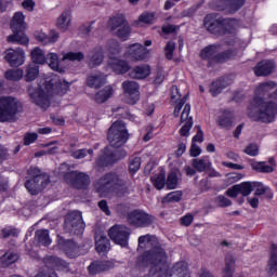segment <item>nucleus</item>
<instances>
[{"label":"nucleus","instance_id":"f257e3e1","mask_svg":"<svg viewBox=\"0 0 277 277\" xmlns=\"http://www.w3.org/2000/svg\"><path fill=\"white\" fill-rule=\"evenodd\" d=\"M276 81L261 82L254 92V96L247 106V116L252 122H262V124H272L276 120L277 104L267 101L273 90H276ZM267 101V102H266Z\"/></svg>","mask_w":277,"mask_h":277},{"label":"nucleus","instance_id":"f03ea898","mask_svg":"<svg viewBox=\"0 0 277 277\" xmlns=\"http://www.w3.org/2000/svg\"><path fill=\"white\" fill-rule=\"evenodd\" d=\"M95 192L97 194H110V192H114L118 198H123V196L131 194V187L129 182L122 179L118 172L110 171L96 181Z\"/></svg>","mask_w":277,"mask_h":277},{"label":"nucleus","instance_id":"7ed1b4c3","mask_svg":"<svg viewBox=\"0 0 277 277\" xmlns=\"http://www.w3.org/2000/svg\"><path fill=\"white\" fill-rule=\"evenodd\" d=\"M233 23H235V18L230 17L215 18L211 15H207L203 19V26L207 31L216 38L235 34V25Z\"/></svg>","mask_w":277,"mask_h":277},{"label":"nucleus","instance_id":"20e7f679","mask_svg":"<svg viewBox=\"0 0 277 277\" xmlns=\"http://www.w3.org/2000/svg\"><path fill=\"white\" fill-rule=\"evenodd\" d=\"M11 29L13 35H10L6 40L12 44H29V38L25 36V15L23 12H15L11 19Z\"/></svg>","mask_w":277,"mask_h":277},{"label":"nucleus","instance_id":"39448f33","mask_svg":"<svg viewBox=\"0 0 277 277\" xmlns=\"http://www.w3.org/2000/svg\"><path fill=\"white\" fill-rule=\"evenodd\" d=\"M129 130L122 121H115L108 129L107 140L113 148H122L129 142Z\"/></svg>","mask_w":277,"mask_h":277},{"label":"nucleus","instance_id":"423d86ee","mask_svg":"<svg viewBox=\"0 0 277 277\" xmlns=\"http://www.w3.org/2000/svg\"><path fill=\"white\" fill-rule=\"evenodd\" d=\"M16 114H23V103L12 96L0 98V122H10Z\"/></svg>","mask_w":277,"mask_h":277},{"label":"nucleus","instance_id":"0eeeda50","mask_svg":"<svg viewBox=\"0 0 277 277\" xmlns=\"http://www.w3.org/2000/svg\"><path fill=\"white\" fill-rule=\"evenodd\" d=\"M124 157H127V150H111V148L106 146L102 149L101 155L95 159V168L97 170L109 168V166L118 163V161H120V159H124Z\"/></svg>","mask_w":277,"mask_h":277},{"label":"nucleus","instance_id":"6e6552de","mask_svg":"<svg viewBox=\"0 0 277 277\" xmlns=\"http://www.w3.org/2000/svg\"><path fill=\"white\" fill-rule=\"evenodd\" d=\"M210 10L223 12V14H237L246 5V0H211L208 3Z\"/></svg>","mask_w":277,"mask_h":277},{"label":"nucleus","instance_id":"1a4fd4ad","mask_svg":"<svg viewBox=\"0 0 277 277\" xmlns=\"http://www.w3.org/2000/svg\"><path fill=\"white\" fill-rule=\"evenodd\" d=\"M27 174L30 179L26 180L24 185L31 196H38L44 183V174L38 167H30Z\"/></svg>","mask_w":277,"mask_h":277},{"label":"nucleus","instance_id":"9d476101","mask_svg":"<svg viewBox=\"0 0 277 277\" xmlns=\"http://www.w3.org/2000/svg\"><path fill=\"white\" fill-rule=\"evenodd\" d=\"M127 220L134 228H148L155 222V216L144 210L135 209L128 213Z\"/></svg>","mask_w":277,"mask_h":277},{"label":"nucleus","instance_id":"9b49d317","mask_svg":"<svg viewBox=\"0 0 277 277\" xmlns=\"http://www.w3.org/2000/svg\"><path fill=\"white\" fill-rule=\"evenodd\" d=\"M108 237L116 243V246L129 248L131 229L124 225L116 224L108 229Z\"/></svg>","mask_w":277,"mask_h":277},{"label":"nucleus","instance_id":"f8f14e48","mask_svg":"<svg viewBox=\"0 0 277 277\" xmlns=\"http://www.w3.org/2000/svg\"><path fill=\"white\" fill-rule=\"evenodd\" d=\"M65 183L74 189H88L90 186V175L79 171H69L63 176Z\"/></svg>","mask_w":277,"mask_h":277},{"label":"nucleus","instance_id":"ddd939ff","mask_svg":"<svg viewBox=\"0 0 277 277\" xmlns=\"http://www.w3.org/2000/svg\"><path fill=\"white\" fill-rule=\"evenodd\" d=\"M66 226L71 227V232L77 237H81L85 230V222H83V214L79 210L69 211L65 216Z\"/></svg>","mask_w":277,"mask_h":277},{"label":"nucleus","instance_id":"4468645a","mask_svg":"<svg viewBox=\"0 0 277 277\" xmlns=\"http://www.w3.org/2000/svg\"><path fill=\"white\" fill-rule=\"evenodd\" d=\"M56 242L60 250H63L68 259H77V256H81V247L77 245L75 240L66 239L64 236L57 235Z\"/></svg>","mask_w":277,"mask_h":277},{"label":"nucleus","instance_id":"2eb2a0df","mask_svg":"<svg viewBox=\"0 0 277 277\" xmlns=\"http://www.w3.org/2000/svg\"><path fill=\"white\" fill-rule=\"evenodd\" d=\"M28 93L31 102L37 105V107H40L41 109H49V107H51L49 93H47L42 87H37L32 90L29 89Z\"/></svg>","mask_w":277,"mask_h":277},{"label":"nucleus","instance_id":"dca6fc26","mask_svg":"<svg viewBox=\"0 0 277 277\" xmlns=\"http://www.w3.org/2000/svg\"><path fill=\"white\" fill-rule=\"evenodd\" d=\"M148 55L146 47L140 43H133L127 48L123 57L131 60L132 62H142Z\"/></svg>","mask_w":277,"mask_h":277},{"label":"nucleus","instance_id":"f3484780","mask_svg":"<svg viewBox=\"0 0 277 277\" xmlns=\"http://www.w3.org/2000/svg\"><path fill=\"white\" fill-rule=\"evenodd\" d=\"M44 88L51 94H56L57 96H64L68 92V84L62 82L60 76H54L50 80L45 81Z\"/></svg>","mask_w":277,"mask_h":277},{"label":"nucleus","instance_id":"a211bd4d","mask_svg":"<svg viewBox=\"0 0 277 277\" xmlns=\"http://www.w3.org/2000/svg\"><path fill=\"white\" fill-rule=\"evenodd\" d=\"M4 60L12 68H18V66H23L25 64V51L21 48L9 49L5 52Z\"/></svg>","mask_w":277,"mask_h":277},{"label":"nucleus","instance_id":"6ab92c4d","mask_svg":"<svg viewBox=\"0 0 277 277\" xmlns=\"http://www.w3.org/2000/svg\"><path fill=\"white\" fill-rule=\"evenodd\" d=\"M228 85H233V80L229 76L219 77L211 82L209 92L213 97L220 96Z\"/></svg>","mask_w":277,"mask_h":277},{"label":"nucleus","instance_id":"aec40b11","mask_svg":"<svg viewBox=\"0 0 277 277\" xmlns=\"http://www.w3.org/2000/svg\"><path fill=\"white\" fill-rule=\"evenodd\" d=\"M109 269H114V263L111 261L105 260H95L88 266L90 276H98V274H103V272H109Z\"/></svg>","mask_w":277,"mask_h":277},{"label":"nucleus","instance_id":"412c9836","mask_svg":"<svg viewBox=\"0 0 277 277\" xmlns=\"http://www.w3.org/2000/svg\"><path fill=\"white\" fill-rule=\"evenodd\" d=\"M276 68V65L271 60H263L260 61L254 67L253 72L255 77H269L272 72H274V69Z\"/></svg>","mask_w":277,"mask_h":277},{"label":"nucleus","instance_id":"4be33fe9","mask_svg":"<svg viewBox=\"0 0 277 277\" xmlns=\"http://www.w3.org/2000/svg\"><path fill=\"white\" fill-rule=\"evenodd\" d=\"M122 88L124 91V94H128L130 96V101L128 102L130 105H135L137 101H140V84L135 81H123Z\"/></svg>","mask_w":277,"mask_h":277},{"label":"nucleus","instance_id":"5701e85b","mask_svg":"<svg viewBox=\"0 0 277 277\" xmlns=\"http://www.w3.org/2000/svg\"><path fill=\"white\" fill-rule=\"evenodd\" d=\"M108 66L113 69L115 75H127L131 70V65L129 62L118 57H111L108 60Z\"/></svg>","mask_w":277,"mask_h":277},{"label":"nucleus","instance_id":"b1692460","mask_svg":"<svg viewBox=\"0 0 277 277\" xmlns=\"http://www.w3.org/2000/svg\"><path fill=\"white\" fill-rule=\"evenodd\" d=\"M217 49H220V45L209 44L200 51L199 56L203 62H208V68H211L215 64L213 58L215 57V53H217Z\"/></svg>","mask_w":277,"mask_h":277},{"label":"nucleus","instance_id":"393cba45","mask_svg":"<svg viewBox=\"0 0 277 277\" xmlns=\"http://www.w3.org/2000/svg\"><path fill=\"white\" fill-rule=\"evenodd\" d=\"M235 122V115L230 110H223L216 119V124L221 129H230Z\"/></svg>","mask_w":277,"mask_h":277},{"label":"nucleus","instance_id":"a878e982","mask_svg":"<svg viewBox=\"0 0 277 277\" xmlns=\"http://www.w3.org/2000/svg\"><path fill=\"white\" fill-rule=\"evenodd\" d=\"M36 40L41 44H55L60 40V32L55 29L50 30V34L39 32L36 35Z\"/></svg>","mask_w":277,"mask_h":277},{"label":"nucleus","instance_id":"bb28decb","mask_svg":"<svg viewBox=\"0 0 277 277\" xmlns=\"http://www.w3.org/2000/svg\"><path fill=\"white\" fill-rule=\"evenodd\" d=\"M179 176H181V171L176 168L171 169L166 177L167 189H177L179 188Z\"/></svg>","mask_w":277,"mask_h":277},{"label":"nucleus","instance_id":"cd10ccee","mask_svg":"<svg viewBox=\"0 0 277 277\" xmlns=\"http://www.w3.org/2000/svg\"><path fill=\"white\" fill-rule=\"evenodd\" d=\"M131 79H146L150 76V65H137L130 71Z\"/></svg>","mask_w":277,"mask_h":277},{"label":"nucleus","instance_id":"c85d7f7f","mask_svg":"<svg viewBox=\"0 0 277 277\" xmlns=\"http://www.w3.org/2000/svg\"><path fill=\"white\" fill-rule=\"evenodd\" d=\"M109 246H111V241L105 235H100L95 237V250L98 254H105L109 252Z\"/></svg>","mask_w":277,"mask_h":277},{"label":"nucleus","instance_id":"c756f323","mask_svg":"<svg viewBox=\"0 0 277 277\" xmlns=\"http://www.w3.org/2000/svg\"><path fill=\"white\" fill-rule=\"evenodd\" d=\"M237 57V51L233 49H227L221 53H217L214 55L212 61L214 64H225V62H228L229 60H235Z\"/></svg>","mask_w":277,"mask_h":277},{"label":"nucleus","instance_id":"7c9ffc66","mask_svg":"<svg viewBox=\"0 0 277 277\" xmlns=\"http://www.w3.org/2000/svg\"><path fill=\"white\" fill-rule=\"evenodd\" d=\"M111 96H114V88L111 85H106L104 89L100 90L95 94L94 101L95 103L103 105V103H106V101H109Z\"/></svg>","mask_w":277,"mask_h":277},{"label":"nucleus","instance_id":"2f4dec72","mask_svg":"<svg viewBox=\"0 0 277 277\" xmlns=\"http://www.w3.org/2000/svg\"><path fill=\"white\" fill-rule=\"evenodd\" d=\"M35 240L38 246H44V248H49L52 243L51 236L49 235V229H38L35 233Z\"/></svg>","mask_w":277,"mask_h":277},{"label":"nucleus","instance_id":"473e14b6","mask_svg":"<svg viewBox=\"0 0 277 277\" xmlns=\"http://www.w3.org/2000/svg\"><path fill=\"white\" fill-rule=\"evenodd\" d=\"M129 22L127 21V16L122 13H118L115 16L110 17L108 21V26L110 28V31H116V29L123 27L124 25H128Z\"/></svg>","mask_w":277,"mask_h":277},{"label":"nucleus","instance_id":"72a5a7b5","mask_svg":"<svg viewBox=\"0 0 277 277\" xmlns=\"http://www.w3.org/2000/svg\"><path fill=\"white\" fill-rule=\"evenodd\" d=\"M39 75L40 66L36 64H29L26 66V74L23 76L24 81H26V83H31V81H36V79H38Z\"/></svg>","mask_w":277,"mask_h":277},{"label":"nucleus","instance_id":"f704fd0d","mask_svg":"<svg viewBox=\"0 0 277 277\" xmlns=\"http://www.w3.org/2000/svg\"><path fill=\"white\" fill-rule=\"evenodd\" d=\"M45 62L49 64L50 68L55 72H66V69L60 65V56L55 53L48 54Z\"/></svg>","mask_w":277,"mask_h":277},{"label":"nucleus","instance_id":"c9c22d12","mask_svg":"<svg viewBox=\"0 0 277 277\" xmlns=\"http://www.w3.org/2000/svg\"><path fill=\"white\" fill-rule=\"evenodd\" d=\"M88 88H93L94 90H98V88H103L105 85V77L103 75H90L87 78Z\"/></svg>","mask_w":277,"mask_h":277},{"label":"nucleus","instance_id":"e433bc0d","mask_svg":"<svg viewBox=\"0 0 277 277\" xmlns=\"http://www.w3.org/2000/svg\"><path fill=\"white\" fill-rule=\"evenodd\" d=\"M19 256L16 251H6L1 258L0 263L2 267H10V265H14L16 261H18Z\"/></svg>","mask_w":277,"mask_h":277},{"label":"nucleus","instance_id":"4c0bfd02","mask_svg":"<svg viewBox=\"0 0 277 277\" xmlns=\"http://www.w3.org/2000/svg\"><path fill=\"white\" fill-rule=\"evenodd\" d=\"M70 11L65 10L61 14V16L57 18L56 27L61 29L62 31H66L68 27H70Z\"/></svg>","mask_w":277,"mask_h":277},{"label":"nucleus","instance_id":"58836bf2","mask_svg":"<svg viewBox=\"0 0 277 277\" xmlns=\"http://www.w3.org/2000/svg\"><path fill=\"white\" fill-rule=\"evenodd\" d=\"M222 277H233L235 274V258L230 254L225 256V267L222 272Z\"/></svg>","mask_w":277,"mask_h":277},{"label":"nucleus","instance_id":"ea45409f","mask_svg":"<svg viewBox=\"0 0 277 277\" xmlns=\"http://www.w3.org/2000/svg\"><path fill=\"white\" fill-rule=\"evenodd\" d=\"M108 60H111V57H116V55H120L122 53V45H120V42L116 39L108 40Z\"/></svg>","mask_w":277,"mask_h":277},{"label":"nucleus","instance_id":"a19ab883","mask_svg":"<svg viewBox=\"0 0 277 277\" xmlns=\"http://www.w3.org/2000/svg\"><path fill=\"white\" fill-rule=\"evenodd\" d=\"M92 66H101L103 64V60H105V54L103 52V47H97L93 49V54L89 57Z\"/></svg>","mask_w":277,"mask_h":277},{"label":"nucleus","instance_id":"79ce46f5","mask_svg":"<svg viewBox=\"0 0 277 277\" xmlns=\"http://www.w3.org/2000/svg\"><path fill=\"white\" fill-rule=\"evenodd\" d=\"M252 170L259 172L260 174H272L274 172V167L267 164L265 161H256L251 163Z\"/></svg>","mask_w":277,"mask_h":277},{"label":"nucleus","instance_id":"37998d69","mask_svg":"<svg viewBox=\"0 0 277 277\" xmlns=\"http://www.w3.org/2000/svg\"><path fill=\"white\" fill-rule=\"evenodd\" d=\"M150 182L154 185L155 189H158V192H161V189L167 187L166 173L161 172L151 176Z\"/></svg>","mask_w":277,"mask_h":277},{"label":"nucleus","instance_id":"c03bdc74","mask_svg":"<svg viewBox=\"0 0 277 277\" xmlns=\"http://www.w3.org/2000/svg\"><path fill=\"white\" fill-rule=\"evenodd\" d=\"M30 57L36 66H38L37 64H47V56H44V52L40 48H35L30 53Z\"/></svg>","mask_w":277,"mask_h":277},{"label":"nucleus","instance_id":"a18cd8bd","mask_svg":"<svg viewBox=\"0 0 277 277\" xmlns=\"http://www.w3.org/2000/svg\"><path fill=\"white\" fill-rule=\"evenodd\" d=\"M193 168L197 170V172H206L211 168V162L209 159L196 158L193 160Z\"/></svg>","mask_w":277,"mask_h":277},{"label":"nucleus","instance_id":"49530a36","mask_svg":"<svg viewBox=\"0 0 277 277\" xmlns=\"http://www.w3.org/2000/svg\"><path fill=\"white\" fill-rule=\"evenodd\" d=\"M23 69H9L4 72V79L6 81H21L23 79Z\"/></svg>","mask_w":277,"mask_h":277},{"label":"nucleus","instance_id":"de8ad7c7","mask_svg":"<svg viewBox=\"0 0 277 277\" xmlns=\"http://www.w3.org/2000/svg\"><path fill=\"white\" fill-rule=\"evenodd\" d=\"M140 168H142V158L134 157L129 159V173L131 176H135L137 172H140Z\"/></svg>","mask_w":277,"mask_h":277},{"label":"nucleus","instance_id":"09e8293b","mask_svg":"<svg viewBox=\"0 0 277 277\" xmlns=\"http://www.w3.org/2000/svg\"><path fill=\"white\" fill-rule=\"evenodd\" d=\"M82 60H85L83 52H67L63 56V62H82Z\"/></svg>","mask_w":277,"mask_h":277},{"label":"nucleus","instance_id":"8fccbe9b","mask_svg":"<svg viewBox=\"0 0 277 277\" xmlns=\"http://www.w3.org/2000/svg\"><path fill=\"white\" fill-rule=\"evenodd\" d=\"M117 38H120L123 42L129 40V36H131V26L128 24L119 27L116 31Z\"/></svg>","mask_w":277,"mask_h":277},{"label":"nucleus","instance_id":"3c124183","mask_svg":"<svg viewBox=\"0 0 277 277\" xmlns=\"http://www.w3.org/2000/svg\"><path fill=\"white\" fill-rule=\"evenodd\" d=\"M239 193L243 198L250 196L253 192V182H242L238 184Z\"/></svg>","mask_w":277,"mask_h":277},{"label":"nucleus","instance_id":"603ef678","mask_svg":"<svg viewBox=\"0 0 277 277\" xmlns=\"http://www.w3.org/2000/svg\"><path fill=\"white\" fill-rule=\"evenodd\" d=\"M19 233L16 227H4L0 230V237L9 239V237H18Z\"/></svg>","mask_w":277,"mask_h":277},{"label":"nucleus","instance_id":"864d4df0","mask_svg":"<svg viewBox=\"0 0 277 277\" xmlns=\"http://www.w3.org/2000/svg\"><path fill=\"white\" fill-rule=\"evenodd\" d=\"M138 23H144V25H153V23H155V12H143L138 16Z\"/></svg>","mask_w":277,"mask_h":277},{"label":"nucleus","instance_id":"5fc2aeb1","mask_svg":"<svg viewBox=\"0 0 277 277\" xmlns=\"http://www.w3.org/2000/svg\"><path fill=\"white\" fill-rule=\"evenodd\" d=\"M192 127H194V119L189 117V120H187L180 129V135L182 137H187V135H189V131H192Z\"/></svg>","mask_w":277,"mask_h":277},{"label":"nucleus","instance_id":"6e6d98bb","mask_svg":"<svg viewBox=\"0 0 277 277\" xmlns=\"http://www.w3.org/2000/svg\"><path fill=\"white\" fill-rule=\"evenodd\" d=\"M243 153L249 155V157H259V145L250 143L245 149Z\"/></svg>","mask_w":277,"mask_h":277},{"label":"nucleus","instance_id":"4d7b16f0","mask_svg":"<svg viewBox=\"0 0 277 277\" xmlns=\"http://www.w3.org/2000/svg\"><path fill=\"white\" fill-rule=\"evenodd\" d=\"M182 198L183 192L181 190L171 192L167 195L168 202H181Z\"/></svg>","mask_w":277,"mask_h":277},{"label":"nucleus","instance_id":"13d9d810","mask_svg":"<svg viewBox=\"0 0 277 277\" xmlns=\"http://www.w3.org/2000/svg\"><path fill=\"white\" fill-rule=\"evenodd\" d=\"M216 203L221 209H226V207H230L233 205V201L224 195H219L216 197Z\"/></svg>","mask_w":277,"mask_h":277},{"label":"nucleus","instance_id":"bf43d9fd","mask_svg":"<svg viewBox=\"0 0 277 277\" xmlns=\"http://www.w3.org/2000/svg\"><path fill=\"white\" fill-rule=\"evenodd\" d=\"M253 192L255 196H263L267 188L261 182H253Z\"/></svg>","mask_w":277,"mask_h":277},{"label":"nucleus","instance_id":"052dcab7","mask_svg":"<svg viewBox=\"0 0 277 277\" xmlns=\"http://www.w3.org/2000/svg\"><path fill=\"white\" fill-rule=\"evenodd\" d=\"M38 140V133L36 132H28L25 134L24 136V145L25 146H29L31 144H34V142H36Z\"/></svg>","mask_w":277,"mask_h":277},{"label":"nucleus","instance_id":"680f3d73","mask_svg":"<svg viewBox=\"0 0 277 277\" xmlns=\"http://www.w3.org/2000/svg\"><path fill=\"white\" fill-rule=\"evenodd\" d=\"M177 29H179V26H176L174 24L163 25L161 27V31H162V34H166V36H170V34H176Z\"/></svg>","mask_w":277,"mask_h":277},{"label":"nucleus","instance_id":"e2e57ef3","mask_svg":"<svg viewBox=\"0 0 277 277\" xmlns=\"http://www.w3.org/2000/svg\"><path fill=\"white\" fill-rule=\"evenodd\" d=\"M190 111H192V105L185 104L184 109L181 114V122H187V120H189Z\"/></svg>","mask_w":277,"mask_h":277},{"label":"nucleus","instance_id":"0e129e2a","mask_svg":"<svg viewBox=\"0 0 277 277\" xmlns=\"http://www.w3.org/2000/svg\"><path fill=\"white\" fill-rule=\"evenodd\" d=\"M97 207L105 213V215H111V210H109V206L107 205V200L102 199L98 201Z\"/></svg>","mask_w":277,"mask_h":277},{"label":"nucleus","instance_id":"69168bd1","mask_svg":"<svg viewBox=\"0 0 277 277\" xmlns=\"http://www.w3.org/2000/svg\"><path fill=\"white\" fill-rule=\"evenodd\" d=\"M57 272H64V269H68V262L62 260V258H57L55 268Z\"/></svg>","mask_w":277,"mask_h":277},{"label":"nucleus","instance_id":"338daca9","mask_svg":"<svg viewBox=\"0 0 277 277\" xmlns=\"http://www.w3.org/2000/svg\"><path fill=\"white\" fill-rule=\"evenodd\" d=\"M239 186L238 184L232 186L230 188H228L226 190V196H228L229 198H237V196H239Z\"/></svg>","mask_w":277,"mask_h":277},{"label":"nucleus","instance_id":"774afa93","mask_svg":"<svg viewBox=\"0 0 277 277\" xmlns=\"http://www.w3.org/2000/svg\"><path fill=\"white\" fill-rule=\"evenodd\" d=\"M22 8H24V10H27V12H34V9L36 8V2L34 0H24L22 2Z\"/></svg>","mask_w":277,"mask_h":277}]
</instances>
